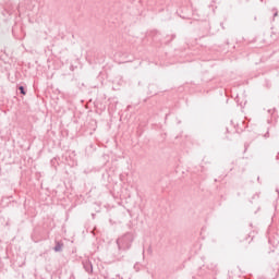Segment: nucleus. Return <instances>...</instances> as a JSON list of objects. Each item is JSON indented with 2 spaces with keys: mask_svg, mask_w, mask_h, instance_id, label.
Masks as SVG:
<instances>
[{
  "mask_svg": "<svg viewBox=\"0 0 279 279\" xmlns=\"http://www.w3.org/2000/svg\"><path fill=\"white\" fill-rule=\"evenodd\" d=\"M19 90H20L21 95H27V92H25V87L24 86H20Z\"/></svg>",
  "mask_w": 279,
  "mask_h": 279,
  "instance_id": "4",
  "label": "nucleus"
},
{
  "mask_svg": "<svg viewBox=\"0 0 279 279\" xmlns=\"http://www.w3.org/2000/svg\"><path fill=\"white\" fill-rule=\"evenodd\" d=\"M227 132H230L229 129H227Z\"/></svg>",
  "mask_w": 279,
  "mask_h": 279,
  "instance_id": "7",
  "label": "nucleus"
},
{
  "mask_svg": "<svg viewBox=\"0 0 279 279\" xmlns=\"http://www.w3.org/2000/svg\"><path fill=\"white\" fill-rule=\"evenodd\" d=\"M278 16V11L276 10V12L274 13V17Z\"/></svg>",
  "mask_w": 279,
  "mask_h": 279,
  "instance_id": "6",
  "label": "nucleus"
},
{
  "mask_svg": "<svg viewBox=\"0 0 279 279\" xmlns=\"http://www.w3.org/2000/svg\"><path fill=\"white\" fill-rule=\"evenodd\" d=\"M62 247H64V243L57 241L53 250H54V252H60L62 250Z\"/></svg>",
  "mask_w": 279,
  "mask_h": 279,
  "instance_id": "3",
  "label": "nucleus"
},
{
  "mask_svg": "<svg viewBox=\"0 0 279 279\" xmlns=\"http://www.w3.org/2000/svg\"><path fill=\"white\" fill-rule=\"evenodd\" d=\"M132 243H134V233L126 232L117 240L119 252H128L131 250Z\"/></svg>",
  "mask_w": 279,
  "mask_h": 279,
  "instance_id": "1",
  "label": "nucleus"
},
{
  "mask_svg": "<svg viewBox=\"0 0 279 279\" xmlns=\"http://www.w3.org/2000/svg\"><path fill=\"white\" fill-rule=\"evenodd\" d=\"M264 136L265 138H269V132H267Z\"/></svg>",
  "mask_w": 279,
  "mask_h": 279,
  "instance_id": "5",
  "label": "nucleus"
},
{
  "mask_svg": "<svg viewBox=\"0 0 279 279\" xmlns=\"http://www.w3.org/2000/svg\"><path fill=\"white\" fill-rule=\"evenodd\" d=\"M83 267L87 274H93V263L90 260L83 262Z\"/></svg>",
  "mask_w": 279,
  "mask_h": 279,
  "instance_id": "2",
  "label": "nucleus"
}]
</instances>
